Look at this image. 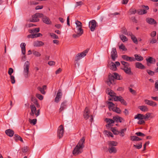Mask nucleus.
Returning a JSON list of instances; mask_svg holds the SVG:
<instances>
[{"instance_id":"obj_1","label":"nucleus","mask_w":158,"mask_h":158,"mask_svg":"<svg viewBox=\"0 0 158 158\" xmlns=\"http://www.w3.org/2000/svg\"><path fill=\"white\" fill-rule=\"evenodd\" d=\"M85 139L81 138L79 141L73 152L74 155H77L81 153L83 151V149L84 147Z\"/></svg>"},{"instance_id":"obj_2","label":"nucleus","mask_w":158,"mask_h":158,"mask_svg":"<svg viewBox=\"0 0 158 158\" xmlns=\"http://www.w3.org/2000/svg\"><path fill=\"white\" fill-rule=\"evenodd\" d=\"M30 63L27 61H26L23 66V74L24 77L26 78H27L29 76V68Z\"/></svg>"},{"instance_id":"obj_3","label":"nucleus","mask_w":158,"mask_h":158,"mask_svg":"<svg viewBox=\"0 0 158 158\" xmlns=\"http://www.w3.org/2000/svg\"><path fill=\"white\" fill-rule=\"evenodd\" d=\"M43 16V14L41 13H36L32 16L30 19V22H37L39 21V18H41Z\"/></svg>"},{"instance_id":"obj_4","label":"nucleus","mask_w":158,"mask_h":158,"mask_svg":"<svg viewBox=\"0 0 158 158\" xmlns=\"http://www.w3.org/2000/svg\"><path fill=\"white\" fill-rule=\"evenodd\" d=\"M84 117L85 119H87L90 116V121L92 122L93 120V118L92 115L90 114V112L89 108L86 107L85 108L84 113Z\"/></svg>"},{"instance_id":"obj_5","label":"nucleus","mask_w":158,"mask_h":158,"mask_svg":"<svg viewBox=\"0 0 158 158\" xmlns=\"http://www.w3.org/2000/svg\"><path fill=\"white\" fill-rule=\"evenodd\" d=\"M89 51V49H87L80 53L78 54L75 57L76 61H78L86 56Z\"/></svg>"},{"instance_id":"obj_6","label":"nucleus","mask_w":158,"mask_h":158,"mask_svg":"<svg viewBox=\"0 0 158 158\" xmlns=\"http://www.w3.org/2000/svg\"><path fill=\"white\" fill-rule=\"evenodd\" d=\"M89 26L91 31H93L95 29V28L96 26V22L94 20H92L89 22Z\"/></svg>"},{"instance_id":"obj_7","label":"nucleus","mask_w":158,"mask_h":158,"mask_svg":"<svg viewBox=\"0 0 158 158\" xmlns=\"http://www.w3.org/2000/svg\"><path fill=\"white\" fill-rule=\"evenodd\" d=\"M62 93L61 90L59 89L57 93L55 99V102L56 103L58 102L61 100L62 97Z\"/></svg>"},{"instance_id":"obj_8","label":"nucleus","mask_w":158,"mask_h":158,"mask_svg":"<svg viewBox=\"0 0 158 158\" xmlns=\"http://www.w3.org/2000/svg\"><path fill=\"white\" fill-rule=\"evenodd\" d=\"M64 134V129L63 126L62 125H60L58 128V131H57V135L58 137L60 138H61L63 135Z\"/></svg>"},{"instance_id":"obj_9","label":"nucleus","mask_w":158,"mask_h":158,"mask_svg":"<svg viewBox=\"0 0 158 158\" xmlns=\"http://www.w3.org/2000/svg\"><path fill=\"white\" fill-rule=\"evenodd\" d=\"M111 56L112 59L114 61L117 57V53L115 48H112L111 53Z\"/></svg>"},{"instance_id":"obj_10","label":"nucleus","mask_w":158,"mask_h":158,"mask_svg":"<svg viewBox=\"0 0 158 158\" xmlns=\"http://www.w3.org/2000/svg\"><path fill=\"white\" fill-rule=\"evenodd\" d=\"M42 17V21L48 25H50L52 24V22L50 19L47 17L44 16L43 15Z\"/></svg>"},{"instance_id":"obj_11","label":"nucleus","mask_w":158,"mask_h":158,"mask_svg":"<svg viewBox=\"0 0 158 158\" xmlns=\"http://www.w3.org/2000/svg\"><path fill=\"white\" fill-rule=\"evenodd\" d=\"M122 58L124 60L127 61L132 62L135 61V58L133 57L128 56L127 55H123L122 56Z\"/></svg>"},{"instance_id":"obj_12","label":"nucleus","mask_w":158,"mask_h":158,"mask_svg":"<svg viewBox=\"0 0 158 158\" xmlns=\"http://www.w3.org/2000/svg\"><path fill=\"white\" fill-rule=\"evenodd\" d=\"M112 99H114V101H120L122 103L125 104V102L121 96H116L115 95L112 98Z\"/></svg>"},{"instance_id":"obj_13","label":"nucleus","mask_w":158,"mask_h":158,"mask_svg":"<svg viewBox=\"0 0 158 158\" xmlns=\"http://www.w3.org/2000/svg\"><path fill=\"white\" fill-rule=\"evenodd\" d=\"M144 102L147 105L152 106H155L157 105V104L155 102L152 101L148 100L147 99H145Z\"/></svg>"},{"instance_id":"obj_14","label":"nucleus","mask_w":158,"mask_h":158,"mask_svg":"<svg viewBox=\"0 0 158 158\" xmlns=\"http://www.w3.org/2000/svg\"><path fill=\"white\" fill-rule=\"evenodd\" d=\"M44 45V43L41 41L36 40L33 43V45L34 47H39L42 46Z\"/></svg>"},{"instance_id":"obj_15","label":"nucleus","mask_w":158,"mask_h":158,"mask_svg":"<svg viewBox=\"0 0 158 158\" xmlns=\"http://www.w3.org/2000/svg\"><path fill=\"white\" fill-rule=\"evenodd\" d=\"M74 31L76 34L81 35L83 33V30L82 27L75 28Z\"/></svg>"},{"instance_id":"obj_16","label":"nucleus","mask_w":158,"mask_h":158,"mask_svg":"<svg viewBox=\"0 0 158 158\" xmlns=\"http://www.w3.org/2000/svg\"><path fill=\"white\" fill-rule=\"evenodd\" d=\"M67 107V102L66 101L62 102L60 106V107L59 109V112H61L65 109Z\"/></svg>"},{"instance_id":"obj_17","label":"nucleus","mask_w":158,"mask_h":158,"mask_svg":"<svg viewBox=\"0 0 158 158\" xmlns=\"http://www.w3.org/2000/svg\"><path fill=\"white\" fill-rule=\"evenodd\" d=\"M135 65L136 68H138L139 69H145V66L144 65H143L142 63L140 62H136L135 64Z\"/></svg>"},{"instance_id":"obj_18","label":"nucleus","mask_w":158,"mask_h":158,"mask_svg":"<svg viewBox=\"0 0 158 158\" xmlns=\"http://www.w3.org/2000/svg\"><path fill=\"white\" fill-rule=\"evenodd\" d=\"M106 122L108 123V124L106 125V126L107 127H110V126H112L111 124L114 123V120L110 119L107 118L106 119Z\"/></svg>"},{"instance_id":"obj_19","label":"nucleus","mask_w":158,"mask_h":158,"mask_svg":"<svg viewBox=\"0 0 158 158\" xmlns=\"http://www.w3.org/2000/svg\"><path fill=\"white\" fill-rule=\"evenodd\" d=\"M146 21L148 23L151 24H154L156 23V22L154 19L150 18H147Z\"/></svg>"},{"instance_id":"obj_20","label":"nucleus","mask_w":158,"mask_h":158,"mask_svg":"<svg viewBox=\"0 0 158 158\" xmlns=\"http://www.w3.org/2000/svg\"><path fill=\"white\" fill-rule=\"evenodd\" d=\"M20 46L21 48L22 53L24 55L26 52V44L24 43H22L20 44Z\"/></svg>"},{"instance_id":"obj_21","label":"nucleus","mask_w":158,"mask_h":158,"mask_svg":"<svg viewBox=\"0 0 158 158\" xmlns=\"http://www.w3.org/2000/svg\"><path fill=\"white\" fill-rule=\"evenodd\" d=\"M138 108L143 112H147L148 111V108L146 106H139Z\"/></svg>"},{"instance_id":"obj_22","label":"nucleus","mask_w":158,"mask_h":158,"mask_svg":"<svg viewBox=\"0 0 158 158\" xmlns=\"http://www.w3.org/2000/svg\"><path fill=\"white\" fill-rule=\"evenodd\" d=\"M113 118L114 120V122L115 121L116 122H119L121 123L123 120L122 118L117 116H114Z\"/></svg>"},{"instance_id":"obj_23","label":"nucleus","mask_w":158,"mask_h":158,"mask_svg":"<svg viewBox=\"0 0 158 158\" xmlns=\"http://www.w3.org/2000/svg\"><path fill=\"white\" fill-rule=\"evenodd\" d=\"M31 112L30 113V114L31 116H33L36 111V107L34 105H31Z\"/></svg>"},{"instance_id":"obj_24","label":"nucleus","mask_w":158,"mask_h":158,"mask_svg":"<svg viewBox=\"0 0 158 158\" xmlns=\"http://www.w3.org/2000/svg\"><path fill=\"white\" fill-rule=\"evenodd\" d=\"M108 151L110 153H115L117 152V150L114 147L109 146L108 148Z\"/></svg>"},{"instance_id":"obj_25","label":"nucleus","mask_w":158,"mask_h":158,"mask_svg":"<svg viewBox=\"0 0 158 158\" xmlns=\"http://www.w3.org/2000/svg\"><path fill=\"white\" fill-rule=\"evenodd\" d=\"M5 133L6 135L10 137H12L14 133V131L10 129L6 130Z\"/></svg>"},{"instance_id":"obj_26","label":"nucleus","mask_w":158,"mask_h":158,"mask_svg":"<svg viewBox=\"0 0 158 158\" xmlns=\"http://www.w3.org/2000/svg\"><path fill=\"white\" fill-rule=\"evenodd\" d=\"M109 67L113 71L116 70L117 69L116 64L112 62L110 64Z\"/></svg>"},{"instance_id":"obj_27","label":"nucleus","mask_w":158,"mask_h":158,"mask_svg":"<svg viewBox=\"0 0 158 158\" xmlns=\"http://www.w3.org/2000/svg\"><path fill=\"white\" fill-rule=\"evenodd\" d=\"M123 69L126 73L128 74H131V68L129 66L124 67V68Z\"/></svg>"},{"instance_id":"obj_28","label":"nucleus","mask_w":158,"mask_h":158,"mask_svg":"<svg viewBox=\"0 0 158 158\" xmlns=\"http://www.w3.org/2000/svg\"><path fill=\"white\" fill-rule=\"evenodd\" d=\"M134 56L135 57V60H136L138 61H141L143 59V58L142 56L137 54H135Z\"/></svg>"},{"instance_id":"obj_29","label":"nucleus","mask_w":158,"mask_h":158,"mask_svg":"<svg viewBox=\"0 0 158 158\" xmlns=\"http://www.w3.org/2000/svg\"><path fill=\"white\" fill-rule=\"evenodd\" d=\"M108 144L110 147L116 146L118 143L115 141H110L108 142Z\"/></svg>"},{"instance_id":"obj_30","label":"nucleus","mask_w":158,"mask_h":158,"mask_svg":"<svg viewBox=\"0 0 158 158\" xmlns=\"http://www.w3.org/2000/svg\"><path fill=\"white\" fill-rule=\"evenodd\" d=\"M106 93L111 97L112 98L115 95L114 92L110 89H108L106 91Z\"/></svg>"},{"instance_id":"obj_31","label":"nucleus","mask_w":158,"mask_h":158,"mask_svg":"<svg viewBox=\"0 0 158 158\" xmlns=\"http://www.w3.org/2000/svg\"><path fill=\"white\" fill-rule=\"evenodd\" d=\"M107 104H108V108L110 110H113L114 109V104L113 103L108 102H107Z\"/></svg>"},{"instance_id":"obj_32","label":"nucleus","mask_w":158,"mask_h":158,"mask_svg":"<svg viewBox=\"0 0 158 158\" xmlns=\"http://www.w3.org/2000/svg\"><path fill=\"white\" fill-rule=\"evenodd\" d=\"M144 115L141 114H138L135 116V119H144Z\"/></svg>"},{"instance_id":"obj_33","label":"nucleus","mask_w":158,"mask_h":158,"mask_svg":"<svg viewBox=\"0 0 158 158\" xmlns=\"http://www.w3.org/2000/svg\"><path fill=\"white\" fill-rule=\"evenodd\" d=\"M146 60L148 63H150L153 64L155 62V60L151 57L146 59Z\"/></svg>"},{"instance_id":"obj_34","label":"nucleus","mask_w":158,"mask_h":158,"mask_svg":"<svg viewBox=\"0 0 158 158\" xmlns=\"http://www.w3.org/2000/svg\"><path fill=\"white\" fill-rule=\"evenodd\" d=\"M104 133L105 135H106L108 136H110L112 137H113V134L110 131H105Z\"/></svg>"},{"instance_id":"obj_35","label":"nucleus","mask_w":158,"mask_h":158,"mask_svg":"<svg viewBox=\"0 0 158 158\" xmlns=\"http://www.w3.org/2000/svg\"><path fill=\"white\" fill-rule=\"evenodd\" d=\"M119 37L121 40L123 42L127 41L128 40L127 38L123 35H120Z\"/></svg>"},{"instance_id":"obj_36","label":"nucleus","mask_w":158,"mask_h":158,"mask_svg":"<svg viewBox=\"0 0 158 158\" xmlns=\"http://www.w3.org/2000/svg\"><path fill=\"white\" fill-rule=\"evenodd\" d=\"M75 23L76 25V28L82 27V24L80 21L78 20H76L75 21Z\"/></svg>"},{"instance_id":"obj_37","label":"nucleus","mask_w":158,"mask_h":158,"mask_svg":"<svg viewBox=\"0 0 158 158\" xmlns=\"http://www.w3.org/2000/svg\"><path fill=\"white\" fill-rule=\"evenodd\" d=\"M113 75L114 76L115 79L118 80H120L122 78L121 76H119L118 73H114Z\"/></svg>"},{"instance_id":"obj_38","label":"nucleus","mask_w":158,"mask_h":158,"mask_svg":"<svg viewBox=\"0 0 158 158\" xmlns=\"http://www.w3.org/2000/svg\"><path fill=\"white\" fill-rule=\"evenodd\" d=\"M131 139L133 141H139L141 140V139L136 136H131Z\"/></svg>"},{"instance_id":"obj_39","label":"nucleus","mask_w":158,"mask_h":158,"mask_svg":"<svg viewBox=\"0 0 158 158\" xmlns=\"http://www.w3.org/2000/svg\"><path fill=\"white\" fill-rule=\"evenodd\" d=\"M127 130L126 128H124L122 129L120 132H119L120 136L121 137H123L124 135V133Z\"/></svg>"},{"instance_id":"obj_40","label":"nucleus","mask_w":158,"mask_h":158,"mask_svg":"<svg viewBox=\"0 0 158 158\" xmlns=\"http://www.w3.org/2000/svg\"><path fill=\"white\" fill-rule=\"evenodd\" d=\"M32 53L36 57H39L41 56L40 53L39 52L36 51H33Z\"/></svg>"},{"instance_id":"obj_41","label":"nucleus","mask_w":158,"mask_h":158,"mask_svg":"<svg viewBox=\"0 0 158 158\" xmlns=\"http://www.w3.org/2000/svg\"><path fill=\"white\" fill-rule=\"evenodd\" d=\"M40 31V28H37L32 30L30 33H35L36 32H38Z\"/></svg>"},{"instance_id":"obj_42","label":"nucleus","mask_w":158,"mask_h":158,"mask_svg":"<svg viewBox=\"0 0 158 158\" xmlns=\"http://www.w3.org/2000/svg\"><path fill=\"white\" fill-rule=\"evenodd\" d=\"M50 35L51 37L54 39H58L59 38L58 36L56 34L53 33H50Z\"/></svg>"},{"instance_id":"obj_43","label":"nucleus","mask_w":158,"mask_h":158,"mask_svg":"<svg viewBox=\"0 0 158 158\" xmlns=\"http://www.w3.org/2000/svg\"><path fill=\"white\" fill-rule=\"evenodd\" d=\"M115 79V77L113 75H110L109 76L108 80H109L110 81L113 83H114V80Z\"/></svg>"},{"instance_id":"obj_44","label":"nucleus","mask_w":158,"mask_h":158,"mask_svg":"<svg viewBox=\"0 0 158 158\" xmlns=\"http://www.w3.org/2000/svg\"><path fill=\"white\" fill-rule=\"evenodd\" d=\"M152 113H147L145 115H144V119H148L151 116Z\"/></svg>"},{"instance_id":"obj_45","label":"nucleus","mask_w":158,"mask_h":158,"mask_svg":"<svg viewBox=\"0 0 158 158\" xmlns=\"http://www.w3.org/2000/svg\"><path fill=\"white\" fill-rule=\"evenodd\" d=\"M10 78L11 80V82L12 84H14L15 83V77L13 75L10 76Z\"/></svg>"},{"instance_id":"obj_46","label":"nucleus","mask_w":158,"mask_h":158,"mask_svg":"<svg viewBox=\"0 0 158 158\" xmlns=\"http://www.w3.org/2000/svg\"><path fill=\"white\" fill-rule=\"evenodd\" d=\"M131 39L132 40L133 42L135 44H137L138 43V41L137 40V39L135 36L134 35L132 36L131 37Z\"/></svg>"},{"instance_id":"obj_47","label":"nucleus","mask_w":158,"mask_h":158,"mask_svg":"<svg viewBox=\"0 0 158 158\" xmlns=\"http://www.w3.org/2000/svg\"><path fill=\"white\" fill-rule=\"evenodd\" d=\"M121 63L124 66V67H127L129 66V64L128 63L125 62L124 61H121Z\"/></svg>"},{"instance_id":"obj_48","label":"nucleus","mask_w":158,"mask_h":158,"mask_svg":"<svg viewBox=\"0 0 158 158\" xmlns=\"http://www.w3.org/2000/svg\"><path fill=\"white\" fill-rule=\"evenodd\" d=\"M138 13L140 15L145 14L147 13L146 10H137Z\"/></svg>"},{"instance_id":"obj_49","label":"nucleus","mask_w":158,"mask_h":158,"mask_svg":"<svg viewBox=\"0 0 158 158\" xmlns=\"http://www.w3.org/2000/svg\"><path fill=\"white\" fill-rule=\"evenodd\" d=\"M119 48L120 49L122 50L123 51H127V49L125 48V46L123 44H122L119 46Z\"/></svg>"},{"instance_id":"obj_50","label":"nucleus","mask_w":158,"mask_h":158,"mask_svg":"<svg viewBox=\"0 0 158 158\" xmlns=\"http://www.w3.org/2000/svg\"><path fill=\"white\" fill-rule=\"evenodd\" d=\"M41 92V93L44 94H45L44 90L42 87H38L37 88Z\"/></svg>"},{"instance_id":"obj_51","label":"nucleus","mask_w":158,"mask_h":158,"mask_svg":"<svg viewBox=\"0 0 158 158\" xmlns=\"http://www.w3.org/2000/svg\"><path fill=\"white\" fill-rule=\"evenodd\" d=\"M37 122V119H34L32 120L30 119V122L31 123L35 125L36 124Z\"/></svg>"},{"instance_id":"obj_52","label":"nucleus","mask_w":158,"mask_h":158,"mask_svg":"<svg viewBox=\"0 0 158 158\" xmlns=\"http://www.w3.org/2000/svg\"><path fill=\"white\" fill-rule=\"evenodd\" d=\"M113 111H115L118 113H120L121 112V110L119 108L115 107L114 109H113Z\"/></svg>"},{"instance_id":"obj_53","label":"nucleus","mask_w":158,"mask_h":158,"mask_svg":"<svg viewBox=\"0 0 158 158\" xmlns=\"http://www.w3.org/2000/svg\"><path fill=\"white\" fill-rule=\"evenodd\" d=\"M134 147L137 149H139L142 148V143H140L137 145L134 144Z\"/></svg>"},{"instance_id":"obj_54","label":"nucleus","mask_w":158,"mask_h":158,"mask_svg":"<svg viewBox=\"0 0 158 158\" xmlns=\"http://www.w3.org/2000/svg\"><path fill=\"white\" fill-rule=\"evenodd\" d=\"M142 8L140 10H148L149 9V7L148 6L142 5L141 6Z\"/></svg>"},{"instance_id":"obj_55","label":"nucleus","mask_w":158,"mask_h":158,"mask_svg":"<svg viewBox=\"0 0 158 158\" xmlns=\"http://www.w3.org/2000/svg\"><path fill=\"white\" fill-rule=\"evenodd\" d=\"M36 97L40 100H42L43 99V96L40 94H36Z\"/></svg>"},{"instance_id":"obj_56","label":"nucleus","mask_w":158,"mask_h":158,"mask_svg":"<svg viewBox=\"0 0 158 158\" xmlns=\"http://www.w3.org/2000/svg\"><path fill=\"white\" fill-rule=\"evenodd\" d=\"M121 32L122 33H123L125 35H127V30L126 29V28L124 27L121 30Z\"/></svg>"},{"instance_id":"obj_57","label":"nucleus","mask_w":158,"mask_h":158,"mask_svg":"<svg viewBox=\"0 0 158 158\" xmlns=\"http://www.w3.org/2000/svg\"><path fill=\"white\" fill-rule=\"evenodd\" d=\"M135 134L137 135L138 136H145V135L144 134L140 132H136Z\"/></svg>"},{"instance_id":"obj_58","label":"nucleus","mask_w":158,"mask_h":158,"mask_svg":"<svg viewBox=\"0 0 158 158\" xmlns=\"http://www.w3.org/2000/svg\"><path fill=\"white\" fill-rule=\"evenodd\" d=\"M157 42L155 38H152L150 40V43L151 44H154Z\"/></svg>"},{"instance_id":"obj_59","label":"nucleus","mask_w":158,"mask_h":158,"mask_svg":"<svg viewBox=\"0 0 158 158\" xmlns=\"http://www.w3.org/2000/svg\"><path fill=\"white\" fill-rule=\"evenodd\" d=\"M13 72V70L12 68H10L9 69V70L8 71V73L10 75V76L12 75V73Z\"/></svg>"},{"instance_id":"obj_60","label":"nucleus","mask_w":158,"mask_h":158,"mask_svg":"<svg viewBox=\"0 0 158 158\" xmlns=\"http://www.w3.org/2000/svg\"><path fill=\"white\" fill-rule=\"evenodd\" d=\"M147 73L150 75L153 76L154 74V72L150 70H147Z\"/></svg>"},{"instance_id":"obj_61","label":"nucleus","mask_w":158,"mask_h":158,"mask_svg":"<svg viewBox=\"0 0 158 158\" xmlns=\"http://www.w3.org/2000/svg\"><path fill=\"white\" fill-rule=\"evenodd\" d=\"M21 137L17 135H15L14 138L16 141H18L19 140V139Z\"/></svg>"},{"instance_id":"obj_62","label":"nucleus","mask_w":158,"mask_h":158,"mask_svg":"<svg viewBox=\"0 0 158 158\" xmlns=\"http://www.w3.org/2000/svg\"><path fill=\"white\" fill-rule=\"evenodd\" d=\"M144 119H139V121H138L137 123L139 124H143L145 123L144 121L143 120Z\"/></svg>"},{"instance_id":"obj_63","label":"nucleus","mask_w":158,"mask_h":158,"mask_svg":"<svg viewBox=\"0 0 158 158\" xmlns=\"http://www.w3.org/2000/svg\"><path fill=\"white\" fill-rule=\"evenodd\" d=\"M156 31H154L151 32V33L150 34V36L152 37H154L156 35Z\"/></svg>"},{"instance_id":"obj_64","label":"nucleus","mask_w":158,"mask_h":158,"mask_svg":"<svg viewBox=\"0 0 158 158\" xmlns=\"http://www.w3.org/2000/svg\"><path fill=\"white\" fill-rule=\"evenodd\" d=\"M155 85V88L158 90V80L156 81Z\"/></svg>"}]
</instances>
